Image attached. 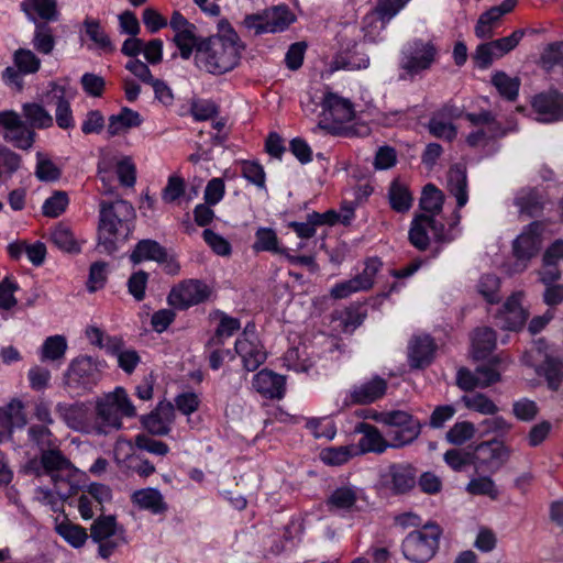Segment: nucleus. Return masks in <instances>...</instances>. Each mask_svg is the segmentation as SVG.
Instances as JSON below:
<instances>
[{"label":"nucleus","mask_w":563,"mask_h":563,"mask_svg":"<svg viewBox=\"0 0 563 563\" xmlns=\"http://www.w3.org/2000/svg\"><path fill=\"white\" fill-rule=\"evenodd\" d=\"M220 34L199 43L195 54L198 68L209 74L222 75L234 69L244 48L236 32L228 22H221Z\"/></svg>","instance_id":"f257e3e1"},{"label":"nucleus","mask_w":563,"mask_h":563,"mask_svg":"<svg viewBox=\"0 0 563 563\" xmlns=\"http://www.w3.org/2000/svg\"><path fill=\"white\" fill-rule=\"evenodd\" d=\"M135 218L133 206L122 199L100 203L99 243L107 252L115 250V242L124 240L131 230Z\"/></svg>","instance_id":"f03ea898"},{"label":"nucleus","mask_w":563,"mask_h":563,"mask_svg":"<svg viewBox=\"0 0 563 563\" xmlns=\"http://www.w3.org/2000/svg\"><path fill=\"white\" fill-rule=\"evenodd\" d=\"M460 220L461 214L459 211H455L453 219L449 223V229H445V225L432 216L426 213L416 214L410 223L408 240L415 249L426 251L430 245V238L428 235V230L430 229L437 242L449 243L457 235L456 227Z\"/></svg>","instance_id":"7ed1b4c3"},{"label":"nucleus","mask_w":563,"mask_h":563,"mask_svg":"<svg viewBox=\"0 0 563 563\" xmlns=\"http://www.w3.org/2000/svg\"><path fill=\"white\" fill-rule=\"evenodd\" d=\"M97 421L93 423L97 428H104L101 434H108L112 430H119L122 426L121 415L134 417L135 407L128 397L126 391L122 387H117L114 391L104 395L98 399Z\"/></svg>","instance_id":"20e7f679"},{"label":"nucleus","mask_w":563,"mask_h":563,"mask_svg":"<svg viewBox=\"0 0 563 563\" xmlns=\"http://www.w3.org/2000/svg\"><path fill=\"white\" fill-rule=\"evenodd\" d=\"M441 529L435 523L423 526L422 530L410 532L402 541L405 558L415 563H423L432 559L439 548Z\"/></svg>","instance_id":"39448f33"},{"label":"nucleus","mask_w":563,"mask_h":563,"mask_svg":"<svg viewBox=\"0 0 563 563\" xmlns=\"http://www.w3.org/2000/svg\"><path fill=\"white\" fill-rule=\"evenodd\" d=\"M98 362L90 356H79L70 362L64 374V385L76 395L90 390L100 379Z\"/></svg>","instance_id":"423d86ee"},{"label":"nucleus","mask_w":563,"mask_h":563,"mask_svg":"<svg viewBox=\"0 0 563 563\" xmlns=\"http://www.w3.org/2000/svg\"><path fill=\"white\" fill-rule=\"evenodd\" d=\"M295 20L294 13L287 5H275L260 13L246 15L243 24L246 29L254 31L256 35H261L264 33L283 32Z\"/></svg>","instance_id":"0eeeda50"},{"label":"nucleus","mask_w":563,"mask_h":563,"mask_svg":"<svg viewBox=\"0 0 563 563\" xmlns=\"http://www.w3.org/2000/svg\"><path fill=\"white\" fill-rule=\"evenodd\" d=\"M543 229L544 225L542 222H531L514 241L512 252L516 261L509 268L510 274L523 272L527 268L529 261L538 254L541 249V234Z\"/></svg>","instance_id":"6e6552de"},{"label":"nucleus","mask_w":563,"mask_h":563,"mask_svg":"<svg viewBox=\"0 0 563 563\" xmlns=\"http://www.w3.org/2000/svg\"><path fill=\"white\" fill-rule=\"evenodd\" d=\"M437 55L438 49L431 41L415 38L404 45L399 66L413 76L429 69L435 62Z\"/></svg>","instance_id":"1a4fd4ad"},{"label":"nucleus","mask_w":563,"mask_h":563,"mask_svg":"<svg viewBox=\"0 0 563 563\" xmlns=\"http://www.w3.org/2000/svg\"><path fill=\"white\" fill-rule=\"evenodd\" d=\"M323 119L317 129L324 130L331 134H339L338 123L350 122L355 117L353 103L334 92H327L321 102Z\"/></svg>","instance_id":"9d476101"},{"label":"nucleus","mask_w":563,"mask_h":563,"mask_svg":"<svg viewBox=\"0 0 563 563\" xmlns=\"http://www.w3.org/2000/svg\"><path fill=\"white\" fill-rule=\"evenodd\" d=\"M382 423L395 428L389 431L391 448H400L413 442L421 432L420 422L410 413L402 410L386 411L383 416Z\"/></svg>","instance_id":"9b49d317"},{"label":"nucleus","mask_w":563,"mask_h":563,"mask_svg":"<svg viewBox=\"0 0 563 563\" xmlns=\"http://www.w3.org/2000/svg\"><path fill=\"white\" fill-rule=\"evenodd\" d=\"M0 134L5 142L23 151L33 146L36 136L20 113L10 110L0 112Z\"/></svg>","instance_id":"f8f14e48"},{"label":"nucleus","mask_w":563,"mask_h":563,"mask_svg":"<svg viewBox=\"0 0 563 563\" xmlns=\"http://www.w3.org/2000/svg\"><path fill=\"white\" fill-rule=\"evenodd\" d=\"M91 539L99 544V555L108 559L121 544L125 542L123 530L117 526L113 516H102L93 521L90 528Z\"/></svg>","instance_id":"ddd939ff"},{"label":"nucleus","mask_w":563,"mask_h":563,"mask_svg":"<svg viewBox=\"0 0 563 563\" xmlns=\"http://www.w3.org/2000/svg\"><path fill=\"white\" fill-rule=\"evenodd\" d=\"M212 289L199 279H187L173 287L168 297V303L179 310L207 301Z\"/></svg>","instance_id":"4468645a"},{"label":"nucleus","mask_w":563,"mask_h":563,"mask_svg":"<svg viewBox=\"0 0 563 563\" xmlns=\"http://www.w3.org/2000/svg\"><path fill=\"white\" fill-rule=\"evenodd\" d=\"M235 353L242 358L245 369H257L267 357V352L255 333V325L249 323L234 345Z\"/></svg>","instance_id":"2eb2a0df"},{"label":"nucleus","mask_w":563,"mask_h":563,"mask_svg":"<svg viewBox=\"0 0 563 563\" xmlns=\"http://www.w3.org/2000/svg\"><path fill=\"white\" fill-rule=\"evenodd\" d=\"M465 118L472 125L478 128L466 137L467 144L472 147L486 145L489 140L503 137L507 133L490 111L466 113Z\"/></svg>","instance_id":"dca6fc26"},{"label":"nucleus","mask_w":563,"mask_h":563,"mask_svg":"<svg viewBox=\"0 0 563 563\" xmlns=\"http://www.w3.org/2000/svg\"><path fill=\"white\" fill-rule=\"evenodd\" d=\"M55 410L59 418L75 431H79L82 433H95L101 435V432H104V428H97L90 421V412L89 408L82 404H66L58 402L55 407Z\"/></svg>","instance_id":"f3484780"},{"label":"nucleus","mask_w":563,"mask_h":563,"mask_svg":"<svg viewBox=\"0 0 563 563\" xmlns=\"http://www.w3.org/2000/svg\"><path fill=\"white\" fill-rule=\"evenodd\" d=\"M510 450L496 440L479 443L474 450V464L477 470L496 472L509 459Z\"/></svg>","instance_id":"a211bd4d"},{"label":"nucleus","mask_w":563,"mask_h":563,"mask_svg":"<svg viewBox=\"0 0 563 563\" xmlns=\"http://www.w3.org/2000/svg\"><path fill=\"white\" fill-rule=\"evenodd\" d=\"M417 483V470L408 463L391 464L384 474V484L394 494H406Z\"/></svg>","instance_id":"6ab92c4d"},{"label":"nucleus","mask_w":563,"mask_h":563,"mask_svg":"<svg viewBox=\"0 0 563 563\" xmlns=\"http://www.w3.org/2000/svg\"><path fill=\"white\" fill-rule=\"evenodd\" d=\"M521 298L522 292L512 294L497 313V324L503 329L517 331L525 325L529 314L522 307Z\"/></svg>","instance_id":"aec40b11"},{"label":"nucleus","mask_w":563,"mask_h":563,"mask_svg":"<svg viewBox=\"0 0 563 563\" xmlns=\"http://www.w3.org/2000/svg\"><path fill=\"white\" fill-rule=\"evenodd\" d=\"M175 420V407L172 402L161 401L148 415L141 418L143 427L153 435H166Z\"/></svg>","instance_id":"412c9836"},{"label":"nucleus","mask_w":563,"mask_h":563,"mask_svg":"<svg viewBox=\"0 0 563 563\" xmlns=\"http://www.w3.org/2000/svg\"><path fill=\"white\" fill-rule=\"evenodd\" d=\"M532 107L540 122L550 123L563 119V95L556 90L536 96Z\"/></svg>","instance_id":"4be33fe9"},{"label":"nucleus","mask_w":563,"mask_h":563,"mask_svg":"<svg viewBox=\"0 0 563 563\" xmlns=\"http://www.w3.org/2000/svg\"><path fill=\"white\" fill-rule=\"evenodd\" d=\"M252 386L265 398L282 399L286 390V378L265 368L253 376Z\"/></svg>","instance_id":"5701e85b"},{"label":"nucleus","mask_w":563,"mask_h":563,"mask_svg":"<svg viewBox=\"0 0 563 563\" xmlns=\"http://www.w3.org/2000/svg\"><path fill=\"white\" fill-rule=\"evenodd\" d=\"M435 344L430 335H418L411 339L408 346V361L411 368H424L433 360Z\"/></svg>","instance_id":"b1692460"},{"label":"nucleus","mask_w":563,"mask_h":563,"mask_svg":"<svg viewBox=\"0 0 563 563\" xmlns=\"http://www.w3.org/2000/svg\"><path fill=\"white\" fill-rule=\"evenodd\" d=\"M104 350L108 354L114 356L119 367L126 374H132L141 362L137 351L124 345L122 339L118 336L106 338Z\"/></svg>","instance_id":"393cba45"},{"label":"nucleus","mask_w":563,"mask_h":563,"mask_svg":"<svg viewBox=\"0 0 563 563\" xmlns=\"http://www.w3.org/2000/svg\"><path fill=\"white\" fill-rule=\"evenodd\" d=\"M23 409L24 406L19 399H13L5 407L0 408V443L11 438L13 426L26 424Z\"/></svg>","instance_id":"a878e982"},{"label":"nucleus","mask_w":563,"mask_h":563,"mask_svg":"<svg viewBox=\"0 0 563 563\" xmlns=\"http://www.w3.org/2000/svg\"><path fill=\"white\" fill-rule=\"evenodd\" d=\"M517 0H504L499 5H495L481 14L476 25L475 34L479 38H490L493 27L500 18L514 10Z\"/></svg>","instance_id":"bb28decb"},{"label":"nucleus","mask_w":563,"mask_h":563,"mask_svg":"<svg viewBox=\"0 0 563 563\" xmlns=\"http://www.w3.org/2000/svg\"><path fill=\"white\" fill-rule=\"evenodd\" d=\"M131 501L139 509L150 511L153 515H163L168 509L164 496L158 489L152 487L135 490L131 495Z\"/></svg>","instance_id":"cd10ccee"},{"label":"nucleus","mask_w":563,"mask_h":563,"mask_svg":"<svg viewBox=\"0 0 563 563\" xmlns=\"http://www.w3.org/2000/svg\"><path fill=\"white\" fill-rule=\"evenodd\" d=\"M355 432L362 434V438L358 441V446L363 453H383L388 446H390V442L388 443L379 430L369 423H357L355 427Z\"/></svg>","instance_id":"c85d7f7f"},{"label":"nucleus","mask_w":563,"mask_h":563,"mask_svg":"<svg viewBox=\"0 0 563 563\" xmlns=\"http://www.w3.org/2000/svg\"><path fill=\"white\" fill-rule=\"evenodd\" d=\"M448 189L456 198L459 209L467 203L468 194L465 165L459 163L450 168L448 173Z\"/></svg>","instance_id":"c756f323"},{"label":"nucleus","mask_w":563,"mask_h":563,"mask_svg":"<svg viewBox=\"0 0 563 563\" xmlns=\"http://www.w3.org/2000/svg\"><path fill=\"white\" fill-rule=\"evenodd\" d=\"M386 389V380L376 376L368 382L354 386L350 396L352 401L355 404H371L383 397Z\"/></svg>","instance_id":"7c9ffc66"},{"label":"nucleus","mask_w":563,"mask_h":563,"mask_svg":"<svg viewBox=\"0 0 563 563\" xmlns=\"http://www.w3.org/2000/svg\"><path fill=\"white\" fill-rule=\"evenodd\" d=\"M41 465L44 474L53 475L59 472H77L71 462L58 449V444L41 453Z\"/></svg>","instance_id":"2f4dec72"},{"label":"nucleus","mask_w":563,"mask_h":563,"mask_svg":"<svg viewBox=\"0 0 563 563\" xmlns=\"http://www.w3.org/2000/svg\"><path fill=\"white\" fill-rule=\"evenodd\" d=\"M31 128V130H44L53 126L54 119L52 114L37 102H26L22 104V113L20 114Z\"/></svg>","instance_id":"473e14b6"},{"label":"nucleus","mask_w":563,"mask_h":563,"mask_svg":"<svg viewBox=\"0 0 563 563\" xmlns=\"http://www.w3.org/2000/svg\"><path fill=\"white\" fill-rule=\"evenodd\" d=\"M166 250L154 240H142L136 245L130 255V260L134 264L143 261H155L157 263H165L167 261Z\"/></svg>","instance_id":"72a5a7b5"},{"label":"nucleus","mask_w":563,"mask_h":563,"mask_svg":"<svg viewBox=\"0 0 563 563\" xmlns=\"http://www.w3.org/2000/svg\"><path fill=\"white\" fill-rule=\"evenodd\" d=\"M496 347V333L490 328H478L472 336V351L476 360L486 358Z\"/></svg>","instance_id":"f704fd0d"},{"label":"nucleus","mask_w":563,"mask_h":563,"mask_svg":"<svg viewBox=\"0 0 563 563\" xmlns=\"http://www.w3.org/2000/svg\"><path fill=\"white\" fill-rule=\"evenodd\" d=\"M141 123L142 118L140 113L124 107L118 114H113L109 118L108 133L114 136L129 129L140 126Z\"/></svg>","instance_id":"c9c22d12"},{"label":"nucleus","mask_w":563,"mask_h":563,"mask_svg":"<svg viewBox=\"0 0 563 563\" xmlns=\"http://www.w3.org/2000/svg\"><path fill=\"white\" fill-rule=\"evenodd\" d=\"M21 9L31 20H35L37 16L46 21H54L58 16L54 0H23Z\"/></svg>","instance_id":"e433bc0d"},{"label":"nucleus","mask_w":563,"mask_h":563,"mask_svg":"<svg viewBox=\"0 0 563 563\" xmlns=\"http://www.w3.org/2000/svg\"><path fill=\"white\" fill-rule=\"evenodd\" d=\"M27 443L40 451V453L56 446L57 438L49 427L43 424H31L26 430Z\"/></svg>","instance_id":"4c0bfd02"},{"label":"nucleus","mask_w":563,"mask_h":563,"mask_svg":"<svg viewBox=\"0 0 563 563\" xmlns=\"http://www.w3.org/2000/svg\"><path fill=\"white\" fill-rule=\"evenodd\" d=\"M68 344L64 335L56 334L45 339L40 350L42 362H62L65 358Z\"/></svg>","instance_id":"58836bf2"},{"label":"nucleus","mask_w":563,"mask_h":563,"mask_svg":"<svg viewBox=\"0 0 563 563\" xmlns=\"http://www.w3.org/2000/svg\"><path fill=\"white\" fill-rule=\"evenodd\" d=\"M84 27H85V34L87 37L92 42V48L100 49L103 52H113L114 46L103 30V27L100 25V22L98 20L87 18L84 21Z\"/></svg>","instance_id":"ea45409f"},{"label":"nucleus","mask_w":563,"mask_h":563,"mask_svg":"<svg viewBox=\"0 0 563 563\" xmlns=\"http://www.w3.org/2000/svg\"><path fill=\"white\" fill-rule=\"evenodd\" d=\"M51 240L56 247L66 253H79L80 242L73 231L65 224L59 223L51 231Z\"/></svg>","instance_id":"a19ab883"},{"label":"nucleus","mask_w":563,"mask_h":563,"mask_svg":"<svg viewBox=\"0 0 563 563\" xmlns=\"http://www.w3.org/2000/svg\"><path fill=\"white\" fill-rule=\"evenodd\" d=\"M357 500V492L353 487H339L328 498L330 511L352 510Z\"/></svg>","instance_id":"79ce46f5"},{"label":"nucleus","mask_w":563,"mask_h":563,"mask_svg":"<svg viewBox=\"0 0 563 563\" xmlns=\"http://www.w3.org/2000/svg\"><path fill=\"white\" fill-rule=\"evenodd\" d=\"M216 314L219 317V324L209 344L220 346L224 344L225 339L231 338L240 330L241 322L238 318L230 317L222 311H217Z\"/></svg>","instance_id":"37998d69"},{"label":"nucleus","mask_w":563,"mask_h":563,"mask_svg":"<svg viewBox=\"0 0 563 563\" xmlns=\"http://www.w3.org/2000/svg\"><path fill=\"white\" fill-rule=\"evenodd\" d=\"M52 100L56 106L55 118L60 129L67 130L74 128L75 122L69 101L65 98L63 89H54Z\"/></svg>","instance_id":"c03bdc74"},{"label":"nucleus","mask_w":563,"mask_h":563,"mask_svg":"<svg viewBox=\"0 0 563 563\" xmlns=\"http://www.w3.org/2000/svg\"><path fill=\"white\" fill-rule=\"evenodd\" d=\"M388 198L393 210L399 213L407 212L412 206V195L406 185L395 180L390 184Z\"/></svg>","instance_id":"a18cd8bd"},{"label":"nucleus","mask_w":563,"mask_h":563,"mask_svg":"<svg viewBox=\"0 0 563 563\" xmlns=\"http://www.w3.org/2000/svg\"><path fill=\"white\" fill-rule=\"evenodd\" d=\"M443 194L434 185L428 184L422 191L420 198V208L424 211L423 213L432 216L434 219L442 210Z\"/></svg>","instance_id":"49530a36"},{"label":"nucleus","mask_w":563,"mask_h":563,"mask_svg":"<svg viewBox=\"0 0 563 563\" xmlns=\"http://www.w3.org/2000/svg\"><path fill=\"white\" fill-rule=\"evenodd\" d=\"M477 292L487 303H497L500 301V279L494 274L481 276L476 285Z\"/></svg>","instance_id":"de8ad7c7"},{"label":"nucleus","mask_w":563,"mask_h":563,"mask_svg":"<svg viewBox=\"0 0 563 563\" xmlns=\"http://www.w3.org/2000/svg\"><path fill=\"white\" fill-rule=\"evenodd\" d=\"M492 82L505 99L509 101L517 99L521 84L518 77H510L504 71H497L493 75Z\"/></svg>","instance_id":"09e8293b"},{"label":"nucleus","mask_w":563,"mask_h":563,"mask_svg":"<svg viewBox=\"0 0 563 563\" xmlns=\"http://www.w3.org/2000/svg\"><path fill=\"white\" fill-rule=\"evenodd\" d=\"M253 249L256 252H272L276 254H284L285 250L279 247L278 238L276 232L269 228H260L255 232V242Z\"/></svg>","instance_id":"8fccbe9b"},{"label":"nucleus","mask_w":563,"mask_h":563,"mask_svg":"<svg viewBox=\"0 0 563 563\" xmlns=\"http://www.w3.org/2000/svg\"><path fill=\"white\" fill-rule=\"evenodd\" d=\"M77 472H59L51 475L55 493L65 500L77 493L78 484L75 479Z\"/></svg>","instance_id":"3c124183"},{"label":"nucleus","mask_w":563,"mask_h":563,"mask_svg":"<svg viewBox=\"0 0 563 563\" xmlns=\"http://www.w3.org/2000/svg\"><path fill=\"white\" fill-rule=\"evenodd\" d=\"M462 402L467 409L479 412L482 415L493 416L498 411V407L494 404V401L481 393L463 396Z\"/></svg>","instance_id":"603ef678"},{"label":"nucleus","mask_w":563,"mask_h":563,"mask_svg":"<svg viewBox=\"0 0 563 563\" xmlns=\"http://www.w3.org/2000/svg\"><path fill=\"white\" fill-rule=\"evenodd\" d=\"M515 205L521 213H527L530 217L537 216L542 209L540 197L533 189L518 192L515 198Z\"/></svg>","instance_id":"864d4df0"},{"label":"nucleus","mask_w":563,"mask_h":563,"mask_svg":"<svg viewBox=\"0 0 563 563\" xmlns=\"http://www.w3.org/2000/svg\"><path fill=\"white\" fill-rule=\"evenodd\" d=\"M56 532L74 548H80L85 544L88 534L84 528L63 521L56 525Z\"/></svg>","instance_id":"5fc2aeb1"},{"label":"nucleus","mask_w":563,"mask_h":563,"mask_svg":"<svg viewBox=\"0 0 563 563\" xmlns=\"http://www.w3.org/2000/svg\"><path fill=\"white\" fill-rule=\"evenodd\" d=\"M69 203L68 195L65 191H55L48 197L43 206L42 211L45 217L56 218L59 217Z\"/></svg>","instance_id":"6e6d98bb"},{"label":"nucleus","mask_w":563,"mask_h":563,"mask_svg":"<svg viewBox=\"0 0 563 563\" xmlns=\"http://www.w3.org/2000/svg\"><path fill=\"white\" fill-rule=\"evenodd\" d=\"M540 65L545 70H551L555 66L563 68V42L549 44L541 54Z\"/></svg>","instance_id":"4d7b16f0"},{"label":"nucleus","mask_w":563,"mask_h":563,"mask_svg":"<svg viewBox=\"0 0 563 563\" xmlns=\"http://www.w3.org/2000/svg\"><path fill=\"white\" fill-rule=\"evenodd\" d=\"M429 132L439 139L452 141L457 134L455 125L441 117L432 115L428 124Z\"/></svg>","instance_id":"13d9d810"},{"label":"nucleus","mask_w":563,"mask_h":563,"mask_svg":"<svg viewBox=\"0 0 563 563\" xmlns=\"http://www.w3.org/2000/svg\"><path fill=\"white\" fill-rule=\"evenodd\" d=\"M35 176L41 181H55L60 177V169L38 152L36 154Z\"/></svg>","instance_id":"bf43d9fd"},{"label":"nucleus","mask_w":563,"mask_h":563,"mask_svg":"<svg viewBox=\"0 0 563 563\" xmlns=\"http://www.w3.org/2000/svg\"><path fill=\"white\" fill-rule=\"evenodd\" d=\"M466 490L471 495L488 496L492 499H496L498 497V489L494 481L487 476L472 478L466 486Z\"/></svg>","instance_id":"052dcab7"},{"label":"nucleus","mask_w":563,"mask_h":563,"mask_svg":"<svg viewBox=\"0 0 563 563\" xmlns=\"http://www.w3.org/2000/svg\"><path fill=\"white\" fill-rule=\"evenodd\" d=\"M14 65L24 75L34 74L40 69L41 60L32 51L20 48L14 53Z\"/></svg>","instance_id":"680f3d73"},{"label":"nucleus","mask_w":563,"mask_h":563,"mask_svg":"<svg viewBox=\"0 0 563 563\" xmlns=\"http://www.w3.org/2000/svg\"><path fill=\"white\" fill-rule=\"evenodd\" d=\"M496 43L494 41L479 44L475 51L474 58L478 63V66L482 68L488 67L494 59L501 58L505 54L495 46Z\"/></svg>","instance_id":"e2e57ef3"},{"label":"nucleus","mask_w":563,"mask_h":563,"mask_svg":"<svg viewBox=\"0 0 563 563\" xmlns=\"http://www.w3.org/2000/svg\"><path fill=\"white\" fill-rule=\"evenodd\" d=\"M541 369L549 387L553 390L558 389L563 379L562 363L556 358L547 356Z\"/></svg>","instance_id":"0e129e2a"},{"label":"nucleus","mask_w":563,"mask_h":563,"mask_svg":"<svg viewBox=\"0 0 563 563\" xmlns=\"http://www.w3.org/2000/svg\"><path fill=\"white\" fill-rule=\"evenodd\" d=\"M243 177L258 189H266V175L261 164L252 161L242 163Z\"/></svg>","instance_id":"69168bd1"},{"label":"nucleus","mask_w":563,"mask_h":563,"mask_svg":"<svg viewBox=\"0 0 563 563\" xmlns=\"http://www.w3.org/2000/svg\"><path fill=\"white\" fill-rule=\"evenodd\" d=\"M195 32L196 30H186L175 33L174 43L179 48L180 56L184 59H189L194 48L197 49V46L200 43L197 41Z\"/></svg>","instance_id":"338daca9"},{"label":"nucleus","mask_w":563,"mask_h":563,"mask_svg":"<svg viewBox=\"0 0 563 563\" xmlns=\"http://www.w3.org/2000/svg\"><path fill=\"white\" fill-rule=\"evenodd\" d=\"M475 429L468 421L455 423L448 432L446 440L454 445H462L474 437Z\"/></svg>","instance_id":"774afa93"}]
</instances>
